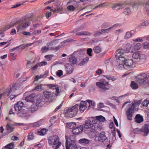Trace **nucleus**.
Segmentation results:
<instances>
[{
    "instance_id": "1",
    "label": "nucleus",
    "mask_w": 149,
    "mask_h": 149,
    "mask_svg": "<svg viewBox=\"0 0 149 149\" xmlns=\"http://www.w3.org/2000/svg\"><path fill=\"white\" fill-rule=\"evenodd\" d=\"M86 103L85 102L82 101L79 105L76 104L72 107L65 110L64 113L69 117H72L77 114L79 108V110L80 112L81 113H83L87 108L86 106Z\"/></svg>"
},
{
    "instance_id": "2",
    "label": "nucleus",
    "mask_w": 149,
    "mask_h": 149,
    "mask_svg": "<svg viewBox=\"0 0 149 149\" xmlns=\"http://www.w3.org/2000/svg\"><path fill=\"white\" fill-rule=\"evenodd\" d=\"M48 143L54 149H57L61 145V142L59 141V137L56 135H54L49 137Z\"/></svg>"
},
{
    "instance_id": "3",
    "label": "nucleus",
    "mask_w": 149,
    "mask_h": 149,
    "mask_svg": "<svg viewBox=\"0 0 149 149\" xmlns=\"http://www.w3.org/2000/svg\"><path fill=\"white\" fill-rule=\"evenodd\" d=\"M96 84L97 86L104 91L108 90L110 88L109 82L106 81L105 79H102L100 81L97 82Z\"/></svg>"
},
{
    "instance_id": "4",
    "label": "nucleus",
    "mask_w": 149,
    "mask_h": 149,
    "mask_svg": "<svg viewBox=\"0 0 149 149\" xmlns=\"http://www.w3.org/2000/svg\"><path fill=\"white\" fill-rule=\"evenodd\" d=\"M84 128L85 129L91 128L93 130L95 131L99 130L101 129L100 127H98L97 124H92L91 121L90 120H87L86 121L84 125L83 126V129Z\"/></svg>"
},
{
    "instance_id": "5",
    "label": "nucleus",
    "mask_w": 149,
    "mask_h": 149,
    "mask_svg": "<svg viewBox=\"0 0 149 149\" xmlns=\"http://www.w3.org/2000/svg\"><path fill=\"white\" fill-rule=\"evenodd\" d=\"M116 54L115 55V58H118L119 60V62H122L124 63L125 61V58L124 56H122L125 53L124 50L122 49H118L116 52Z\"/></svg>"
},
{
    "instance_id": "6",
    "label": "nucleus",
    "mask_w": 149,
    "mask_h": 149,
    "mask_svg": "<svg viewBox=\"0 0 149 149\" xmlns=\"http://www.w3.org/2000/svg\"><path fill=\"white\" fill-rule=\"evenodd\" d=\"M139 81L143 84L149 83V78L147 74L142 73L138 76Z\"/></svg>"
},
{
    "instance_id": "7",
    "label": "nucleus",
    "mask_w": 149,
    "mask_h": 149,
    "mask_svg": "<svg viewBox=\"0 0 149 149\" xmlns=\"http://www.w3.org/2000/svg\"><path fill=\"white\" fill-rule=\"evenodd\" d=\"M17 114L19 117H27L29 115V110L27 108L24 107L20 111H19V112L17 113Z\"/></svg>"
},
{
    "instance_id": "8",
    "label": "nucleus",
    "mask_w": 149,
    "mask_h": 149,
    "mask_svg": "<svg viewBox=\"0 0 149 149\" xmlns=\"http://www.w3.org/2000/svg\"><path fill=\"white\" fill-rule=\"evenodd\" d=\"M134 107L131 106L126 111V116L127 119L129 120H132V117L134 113Z\"/></svg>"
},
{
    "instance_id": "9",
    "label": "nucleus",
    "mask_w": 149,
    "mask_h": 149,
    "mask_svg": "<svg viewBox=\"0 0 149 149\" xmlns=\"http://www.w3.org/2000/svg\"><path fill=\"white\" fill-rule=\"evenodd\" d=\"M132 58L137 60V63L140 62V60L145 57V55L139 51L136 52H134L132 55Z\"/></svg>"
},
{
    "instance_id": "10",
    "label": "nucleus",
    "mask_w": 149,
    "mask_h": 149,
    "mask_svg": "<svg viewBox=\"0 0 149 149\" xmlns=\"http://www.w3.org/2000/svg\"><path fill=\"white\" fill-rule=\"evenodd\" d=\"M83 126L80 125L74 127L72 130V132L74 134H78L79 132L83 131Z\"/></svg>"
},
{
    "instance_id": "11",
    "label": "nucleus",
    "mask_w": 149,
    "mask_h": 149,
    "mask_svg": "<svg viewBox=\"0 0 149 149\" xmlns=\"http://www.w3.org/2000/svg\"><path fill=\"white\" fill-rule=\"evenodd\" d=\"M65 147L66 149H70V147L73 146V144H76L75 140H70L69 142H68L66 136H65Z\"/></svg>"
},
{
    "instance_id": "12",
    "label": "nucleus",
    "mask_w": 149,
    "mask_h": 149,
    "mask_svg": "<svg viewBox=\"0 0 149 149\" xmlns=\"http://www.w3.org/2000/svg\"><path fill=\"white\" fill-rule=\"evenodd\" d=\"M136 63H137V62L136 61L134 62L133 59H126L125 61L124 64L126 66L132 68L134 66V64Z\"/></svg>"
},
{
    "instance_id": "13",
    "label": "nucleus",
    "mask_w": 149,
    "mask_h": 149,
    "mask_svg": "<svg viewBox=\"0 0 149 149\" xmlns=\"http://www.w3.org/2000/svg\"><path fill=\"white\" fill-rule=\"evenodd\" d=\"M23 105V103L22 102L19 101L17 102L14 106L15 110L19 112V111H20L24 107Z\"/></svg>"
},
{
    "instance_id": "14",
    "label": "nucleus",
    "mask_w": 149,
    "mask_h": 149,
    "mask_svg": "<svg viewBox=\"0 0 149 149\" xmlns=\"http://www.w3.org/2000/svg\"><path fill=\"white\" fill-rule=\"evenodd\" d=\"M111 133L112 136H113V137H112V138H109V143H110L111 145H112L116 139V130L114 127L113 129L111 130Z\"/></svg>"
},
{
    "instance_id": "15",
    "label": "nucleus",
    "mask_w": 149,
    "mask_h": 149,
    "mask_svg": "<svg viewBox=\"0 0 149 149\" xmlns=\"http://www.w3.org/2000/svg\"><path fill=\"white\" fill-rule=\"evenodd\" d=\"M149 126L146 124H145L141 129V132H143L144 133L143 136H147L149 132Z\"/></svg>"
},
{
    "instance_id": "16",
    "label": "nucleus",
    "mask_w": 149,
    "mask_h": 149,
    "mask_svg": "<svg viewBox=\"0 0 149 149\" xmlns=\"http://www.w3.org/2000/svg\"><path fill=\"white\" fill-rule=\"evenodd\" d=\"M79 143L81 145L85 146H88L90 143V141L86 138H82L79 141Z\"/></svg>"
},
{
    "instance_id": "17",
    "label": "nucleus",
    "mask_w": 149,
    "mask_h": 149,
    "mask_svg": "<svg viewBox=\"0 0 149 149\" xmlns=\"http://www.w3.org/2000/svg\"><path fill=\"white\" fill-rule=\"evenodd\" d=\"M36 96L35 93H32L28 96H27L25 98V100L27 102H34V98Z\"/></svg>"
},
{
    "instance_id": "18",
    "label": "nucleus",
    "mask_w": 149,
    "mask_h": 149,
    "mask_svg": "<svg viewBox=\"0 0 149 149\" xmlns=\"http://www.w3.org/2000/svg\"><path fill=\"white\" fill-rule=\"evenodd\" d=\"M65 70L68 73H71L73 70V66L70 64L67 63L65 65Z\"/></svg>"
},
{
    "instance_id": "19",
    "label": "nucleus",
    "mask_w": 149,
    "mask_h": 149,
    "mask_svg": "<svg viewBox=\"0 0 149 149\" xmlns=\"http://www.w3.org/2000/svg\"><path fill=\"white\" fill-rule=\"evenodd\" d=\"M107 138L105 135L104 132H102L100 134L99 137V141L102 142H103L105 141L107 139Z\"/></svg>"
},
{
    "instance_id": "20",
    "label": "nucleus",
    "mask_w": 149,
    "mask_h": 149,
    "mask_svg": "<svg viewBox=\"0 0 149 149\" xmlns=\"http://www.w3.org/2000/svg\"><path fill=\"white\" fill-rule=\"evenodd\" d=\"M143 121V117L140 114H137L136 115L135 118V121L136 123H142Z\"/></svg>"
},
{
    "instance_id": "21",
    "label": "nucleus",
    "mask_w": 149,
    "mask_h": 149,
    "mask_svg": "<svg viewBox=\"0 0 149 149\" xmlns=\"http://www.w3.org/2000/svg\"><path fill=\"white\" fill-rule=\"evenodd\" d=\"M47 130L46 129L42 128L40 130H37L36 131L35 133L38 135L40 136H43L45 135L46 133Z\"/></svg>"
},
{
    "instance_id": "22",
    "label": "nucleus",
    "mask_w": 149,
    "mask_h": 149,
    "mask_svg": "<svg viewBox=\"0 0 149 149\" xmlns=\"http://www.w3.org/2000/svg\"><path fill=\"white\" fill-rule=\"evenodd\" d=\"M97 120L99 121H100L104 122L105 120V118L104 117L102 116H97L95 119L93 120L92 122L94 124H96V123Z\"/></svg>"
},
{
    "instance_id": "23",
    "label": "nucleus",
    "mask_w": 149,
    "mask_h": 149,
    "mask_svg": "<svg viewBox=\"0 0 149 149\" xmlns=\"http://www.w3.org/2000/svg\"><path fill=\"white\" fill-rule=\"evenodd\" d=\"M48 74V72L47 71H45L44 74L40 75L39 76L38 75H37L34 78L35 81H37L39 79L41 78H45L47 76Z\"/></svg>"
},
{
    "instance_id": "24",
    "label": "nucleus",
    "mask_w": 149,
    "mask_h": 149,
    "mask_svg": "<svg viewBox=\"0 0 149 149\" xmlns=\"http://www.w3.org/2000/svg\"><path fill=\"white\" fill-rule=\"evenodd\" d=\"M38 109V106L35 104H33L31 105V107L29 109V112L31 111V113H33L35 111L37 110Z\"/></svg>"
},
{
    "instance_id": "25",
    "label": "nucleus",
    "mask_w": 149,
    "mask_h": 149,
    "mask_svg": "<svg viewBox=\"0 0 149 149\" xmlns=\"http://www.w3.org/2000/svg\"><path fill=\"white\" fill-rule=\"evenodd\" d=\"M6 128L7 130V134L13 132L14 129V127L10 126L8 123H7L6 125Z\"/></svg>"
},
{
    "instance_id": "26",
    "label": "nucleus",
    "mask_w": 149,
    "mask_h": 149,
    "mask_svg": "<svg viewBox=\"0 0 149 149\" xmlns=\"http://www.w3.org/2000/svg\"><path fill=\"white\" fill-rule=\"evenodd\" d=\"M133 31H131L127 32L124 38L125 39H128L131 37L133 34Z\"/></svg>"
},
{
    "instance_id": "27",
    "label": "nucleus",
    "mask_w": 149,
    "mask_h": 149,
    "mask_svg": "<svg viewBox=\"0 0 149 149\" xmlns=\"http://www.w3.org/2000/svg\"><path fill=\"white\" fill-rule=\"evenodd\" d=\"M143 45L144 49H149V36L146 39V41L143 43Z\"/></svg>"
},
{
    "instance_id": "28",
    "label": "nucleus",
    "mask_w": 149,
    "mask_h": 149,
    "mask_svg": "<svg viewBox=\"0 0 149 149\" xmlns=\"http://www.w3.org/2000/svg\"><path fill=\"white\" fill-rule=\"evenodd\" d=\"M45 104V102L43 101V100L40 99H38L36 101V104L38 106L42 107L43 105Z\"/></svg>"
},
{
    "instance_id": "29",
    "label": "nucleus",
    "mask_w": 149,
    "mask_h": 149,
    "mask_svg": "<svg viewBox=\"0 0 149 149\" xmlns=\"http://www.w3.org/2000/svg\"><path fill=\"white\" fill-rule=\"evenodd\" d=\"M43 94L45 98L47 99H49L53 94H52L51 92L47 91L44 92Z\"/></svg>"
},
{
    "instance_id": "30",
    "label": "nucleus",
    "mask_w": 149,
    "mask_h": 149,
    "mask_svg": "<svg viewBox=\"0 0 149 149\" xmlns=\"http://www.w3.org/2000/svg\"><path fill=\"white\" fill-rule=\"evenodd\" d=\"M118 24H116L113 25V26L110 27L107 29H102L101 30V31L102 33V34L104 33H109V31L112 28H113V27L115 26V25H116Z\"/></svg>"
},
{
    "instance_id": "31",
    "label": "nucleus",
    "mask_w": 149,
    "mask_h": 149,
    "mask_svg": "<svg viewBox=\"0 0 149 149\" xmlns=\"http://www.w3.org/2000/svg\"><path fill=\"white\" fill-rule=\"evenodd\" d=\"M77 126L76 123L74 122H71L67 123V127L70 129H72Z\"/></svg>"
},
{
    "instance_id": "32",
    "label": "nucleus",
    "mask_w": 149,
    "mask_h": 149,
    "mask_svg": "<svg viewBox=\"0 0 149 149\" xmlns=\"http://www.w3.org/2000/svg\"><path fill=\"white\" fill-rule=\"evenodd\" d=\"M123 13L126 15H129L131 14L132 12L129 8H127L123 10Z\"/></svg>"
},
{
    "instance_id": "33",
    "label": "nucleus",
    "mask_w": 149,
    "mask_h": 149,
    "mask_svg": "<svg viewBox=\"0 0 149 149\" xmlns=\"http://www.w3.org/2000/svg\"><path fill=\"white\" fill-rule=\"evenodd\" d=\"M69 61L72 64H75L77 62V59L74 56H71L69 58Z\"/></svg>"
},
{
    "instance_id": "34",
    "label": "nucleus",
    "mask_w": 149,
    "mask_h": 149,
    "mask_svg": "<svg viewBox=\"0 0 149 149\" xmlns=\"http://www.w3.org/2000/svg\"><path fill=\"white\" fill-rule=\"evenodd\" d=\"M130 86L133 89H135L138 88V85L134 81H132Z\"/></svg>"
},
{
    "instance_id": "35",
    "label": "nucleus",
    "mask_w": 149,
    "mask_h": 149,
    "mask_svg": "<svg viewBox=\"0 0 149 149\" xmlns=\"http://www.w3.org/2000/svg\"><path fill=\"white\" fill-rule=\"evenodd\" d=\"M141 100H136L134 102V103H132V106H134L135 108V107L137 105H139L141 103Z\"/></svg>"
},
{
    "instance_id": "36",
    "label": "nucleus",
    "mask_w": 149,
    "mask_h": 149,
    "mask_svg": "<svg viewBox=\"0 0 149 149\" xmlns=\"http://www.w3.org/2000/svg\"><path fill=\"white\" fill-rule=\"evenodd\" d=\"M93 50L95 53L98 54L101 52V49L99 47L97 46L93 48Z\"/></svg>"
},
{
    "instance_id": "37",
    "label": "nucleus",
    "mask_w": 149,
    "mask_h": 149,
    "mask_svg": "<svg viewBox=\"0 0 149 149\" xmlns=\"http://www.w3.org/2000/svg\"><path fill=\"white\" fill-rule=\"evenodd\" d=\"M58 40H54L51 41L50 42L48 43L47 45L48 46H49V45H51L52 46L55 45L58 43Z\"/></svg>"
},
{
    "instance_id": "38",
    "label": "nucleus",
    "mask_w": 149,
    "mask_h": 149,
    "mask_svg": "<svg viewBox=\"0 0 149 149\" xmlns=\"http://www.w3.org/2000/svg\"><path fill=\"white\" fill-rule=\"evenodd\" d=\"M110 25L109 23L105 22L103 23L101 25V27L103 29H107L110 27Z\"/></svg>"
},
{
    "instance_id": "39",
    "label": "nucleus",
    "mask_w": 149,
    "mask_h": 149,
    "mask_svg": "<svg viewBox=\"0 0 149 149\" xmlns=\"http://www.w3.org/2000/svg\"><path fill=\"white\" fill-rule=\"evenodd\" d=\"M42 124L41 121H38L37 122L33 123V127H38Z\"/></svg>"
},
{
    "instance_id": "40",
    "label": "nucleus",
    "mask_w": 149,
    "mask_h": 149,
    "mask_svg": "<svg viewBox=\"0 0 149 149\" xmlns=\"http://www.w3.org/2000/svg\"><path fill=\"white\" fill-rule=\"evenodd\" d=\"M87 101L89 104V107H94V106L95 105V102H93L92 100H87Z\"/></svg>"
},
{
    "instance_id": "41",
    "label": "nucleus",
    "mask_w": 149,
    "mask_h": 149,
    "mask_svg": "<svg viewBox=\"0 0 149 149\" xmlns=\"http://www.w3.org/2000/svg\"><path fill=\"white\" fill-rule=\"evenodd\" d=\"M34 138V134L33 132L30 133L28 136V140H32Z\"/></svg>"
},
{
    "instance_id": "42",
    "label": "nucleus",
    "mask_w": 149,
    "mask_h": 149,
    "mask_svg": "<svg viewBox=\"0 0 149 149\" xmlns=\"http://www.w3.org/2000/svg\"><path fill=\"white\" fill-rule=\"evenodd\" d=\"M63 8L60 6H57L55 8V10L56 13H58L62 10Z\"/></svg>"
},
{
    "instance_id": "43",
    "label": "nucleus",
    "mask_w": 149,
    "mask_h": 149,
    "mask_svg": "<svg viewBox=\"0 0 149 149\" xmlns=\"http://www.w3.org/2000/svg\"><path fill=\"white\" fill-rule=\"evenodd\" d=\"M16 23H15L14 24H13L11 26H7L6 27L4 28L2 30H1L3 31V33L6 30H7V29H10L11 28H12V27H13L15 26V25L16 24Z\"/></svg>"
},
{
    "instance_id": "44",
    "label": "nucleus",
    "mask_w": 149,
    "mask_h": 149,
    "mask_svg": "<svg viewBox=\"0 0 149 149\" xmlns=\"http://www.w3.org/2000/svg\"><path fill=\"white\" fill-rule=\"evenodd\" d=\"M67 8L68 10L72 11H74L75 9V7L71 5L68 6Z\"/></svg>"
},
{
    "instance_id": "45",
    "label": "nucleus",
    "mask_w": 149,
    "mask_h": 149,
    "mask_svg": "<svg viewBox=\"0 0 149 149\" xmlns=\"http://www.w3.org/2000/svg\"><path fill=\"white\" fill-rule=\"evenodd\" d=\"M16 90V87L15 85H13L12 87L10 88V90L8 92V96L10 95V93L11 92L14 91Z\"/></svg>"
},
{
    "instance_id": "46",
    "label": "nucleus",
    "mask_w": 149,
    "mask_h": 149,
    "mask_svg": "<svg viewBox=\"0 0 149 149\" xmlns=\"http://www.w3.org/2000/svg\"><path fill=\"white\" fill-rule=\"evenodd\" d=\"M141 132V129L136 128L134 129L133 130V132L134 134H139Z\"/></svg>"
},
{
    "instance_id": "47",
    "label": "nucleus",
    "mask_w": 149,
    "mask_h": 149,
    "mask_svg": "<svg viewBox=\"0 0 149 149\" xmlns=\"http://www.w3.org/2000/svg\"><path fill=\"white\" fill-rule=\"evenodd\" d=\"M93 50L91 48H88L87 50V53L89 56H92V53Z\"/></svg>"
},
{
    "instance_id": "48",
    "label": "nucleus",
    "mask_w": 149,
    "mask_h": 149,
    "mask_svg": "<svg viewBox=\"0 0 149 149\" xmlns=\"http://www.w3.org/2000/svg\"><path fill=\"white\" fill-rule=\"evenodd\" d=\"M63 72L61 70H58L56 73V75L58 77H61L63 75Z\"/></svg>"
},
{
    "instance_id": "49",
    "label": "nucleus",
    "mask_w": 149,
    "mask_h": 149,
    "mask_svg": "<svg viewBox=\"0 0 149 149\" xmlns=\"http://www.w3.org/2000/svg\"><path fill=\"white\" fill-rule=\"evenodd\" d=\"M39 66H42L43 65H45L47 64V63L46 61H42L40 63H38Z\"/></svg>"
},
{
    "instance_id": "50",
    "label": "nucleus",
    "mask_w": 149,
    "mask_h": 149,
    "mask_svg": "<svg viewBox=\"0 0 149 149\" xmlns=\"http://www.w3.org/2000/svg\"><path fill=\"white\" fill-rule=\"evenodd\" d=\"M77 31H80L81 30H83L84 29V25L82 24L80 26L76 28Z\"/></svg>"
},
{
    "instance_id": "51",
    "label": "nucleus",
    "mask_w": 149,
    "mask_h": 149,
    "mask_svg": "<svg viewBox=\"0 0 149 149\" xmlns=\"http://www.w3.org/2000/svg\"><path fill=\"white\" fill-rule=\"evenodd\" d=\"M149 24V20H147L144 22H143L141 24L142 26H146Z\"/></svg>"
},
{
    "instance_id": "52",
    "label": "nucleus",
    "mask_w": 149,
    "mask_h": 149,
    "mask_svg": "<svg viewBox=\"0 0 149 149\" xmlns=\"http://www.w3.org/2000/svg\"><path fill=\"white\" fill-rule=\"evenodd\" d=\"M53 56L52 55H48L45 56V57L47 60L49 61L51 60Z\"/></svg>"
},
{
    "instance_id": "53",
    "label": "nucleus",
    "mask_w": 149,
    "mask_h": 149,
    "mask_svg": "<svg viewBox=\"0 0 149 149\" xmlns=\"http://www.w3.org/2000/svg\"><path fill=\"white\" fill-rule=\"evenodd\" d=\"M141 45L140 43H137L134 46V48L138 50L141 47Z\"/></svg>"
},
{
    "instance_id": "54",
    "label": "nucleus",
    "mask_w": 149,
    "mask_h": 149,
    "mask_svg": "<svg viewBox=\"0 0 149 149\" xmlns=\"http://www.w3.org/2000/svg\"><path fill=\"white\" fill-rule=\"evenodd\" d=\"M13 145L14 143H12L8 144L5 147L6 148H10V149H13Z\"/></svg>"
},
{
    "instance_id": "55",
    "label": "nucleus",
    "mask_w": 149,
    "mask_h": 149,
    "mask_svg": "<svg viewBox=\"0 0 149 149\" xmlns=\"http://www.w3.org/2000/svg\"><path fill=\"white\" fill-rule=\"evenodd\" d=\"M29 24H30L28 22H27L23 24L22 26V27L23 28H26L28 26H29Z\"/></svg>"
},
{
    "instance_id": "56",
    "label": "nucleus",
    "mask_w": 149,
    "mask_h": 149,
    "mask_svg": "<svg viewBox=\"0 0 149 149\" xmlns=\"http://www.w3.org/2000/svg\"><path fill=\"white\" fill-rule=\"evenodd\" d=\"M106 4L105 3H102L99 4L98 5H97V6H96L93 8V9H95V8H102V6H103V7L104 6V4Z\"/></svg>"
},
{
    "instance_id": "57",
    "label": "nucleus",
    "mask_w": 149,
    "mask_h": 149,
    "mask_svg": "<svg viewBox=\"0 0 149 149\" xmlns=\"http://www.w3.org/2000/svg\"><path fill=\"white\" fill-rule=\"evenodd\" d=\"M149 103V102L148 101L144 100L142 102L143 105L144 107H147Z\"/></svg>"
},
{
    "instance_id": "58",
    "label": "nucleus",
    "mask_w": 149,
    "mask_h": 149,
    "mask_svg": "<svg viewBox=\"0 0 149 149\" xmlns=\"http://www.w3.org/2000/svg\"><path fill=\"white\" fill-rule=\"evenodd\" d=\"M22 33L25 36H31L32 33L26 31L22 32Z\"/></svg>"
},
{
    "instance_id": "59",
    "label": "nucleus",
    "mask_w": 149,
    "mask_h": 149,
    "mask_svg": "<svg viewBox=\"0 0 149 149\" xmlns=\"http://www.w3.org/2000/svg\"><path fill=\"white\" fill-rule=\"evenodd\" d=\"M102 34V33L101 31H97L94 34L93 36L95 37H96L98 36H100V35Z\"/></svg>"
},
{
    "instance_id": "60",
    "label": "nucleus",
    "mask_w": 149,
    "mask_h": 149,
    "mask_svg": "<svg viewBox=\"0 0 149 149\" xmlns=\"http://www.w3.org/2000/svg\"><path fill=\"white\" fill-rule=\"evenodd\" d=\"M54 89H56V93L55 95L56 96H57L58 95V94L60 92V91L59 90V88L58 87H55Z\"/></svg>"
},
{
    "instance_id": "61",
    "label": "nucleus",
    "mask_w": 149,
    "mask_h": 149,
    "mask_svg": "<svg viewBox=\"0 0 149 149\" xmlns=\"http://www.w3.org/2000/svg\"><path fill=\"white\" fill-rule=\"evenodd\" d=\"M39 66L38 63H37L31 68V69L33 71L35 70H36Z\"/></svg>"
},
{
    "instance_id": "62",
    "label": "nucleus",
    "mask_w": 149,
    "mask_h": 149,
    "mask_svg": "<svg viewBox=\"0 0 149 149\" xmlns=\"http://www.w3.org/2000/svg\"><path fill=\"white\" fill-rule=\"evenodd\" d=\"M84 60H82V61L79 63V65L81 66L86 64L87 62H86V61H84Z\"/></svg>"
},
{
    "instance_id": "63",
    "label": "nucleus",
    "mask_w": 149,
    "mask_h": 149,
    "mask_svg": "<svg viewBox=\"0 0 149 149\" xmlns=\"http://www.w3.org/2000/svg\"><path fill=\"white\" fill-rule=\"evenodd\" d=\"M41 51L42 52H46L47 51V48L46 46L43 47L41 49Z\"/></svg>"
},
{
    "instance_id": "64",
    "label": "nucleus",
    "mask_w": 149,
    "mask_h": 149,
    "mask_svg": "<svg viewBox=\"0 0 149 149\" xmlns=\"http://www.w3.org/2000/svg\"><path fill=\"white\" fill-rule=\"evenodd\" d=\"M19 138L17 136H13L11 138V140L13 141H17L19 140Z\"/></svg>"
}]
</instances>
